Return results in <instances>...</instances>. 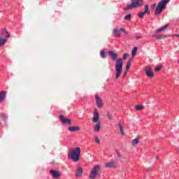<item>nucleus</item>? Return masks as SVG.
Wrapping results in <instances>:
<instances>
[{
	"instance_id": "nucleus-41",
	"label": "nucleus",
	"mask_w": 179,
	"mask_h": 179,
	"mask_svg": "<svg viewBox=\"0 0 179 179\" xmlns=\"http://www.w3.org/2000/svg\"><path fill=\"white\" fill-rule=\"evenodd\" d=\"M117 155H118L120 156V154H118V152H117Z\"/></svg>"
},
{
	"instance_id": "nucleus-34",
	"label": "nucleus",
	"mask_w": 179,
	"mask_h": 179,
	"mask_svg": "<svg viewBox=\"0 0 179 179\" xmlns=\"http://www.w3.org/2000/svg\"><path fill=\"white\" fill-rule=\"evenodd\" d=\"M162 69V67L160 66H157L155 69V72H159Z\"/></svg>"
},
{
	"instance_id": "nucleus-13",
	"label": "nucleus",
	"mask_w": 179,
	"mask_h": 179,
	"mask_svg": "<svg viewBox=\"0 0 179 179\" xmlns=\"http://www.w3.org/2000/svg\"><path fill=\"white\" fill-rule=\"evenodd\" d=\"M169 26L170 24H166L164 27H162L158 29L155 30V33H162V31H164V30H166V29H167Z\"/></svg>"
},
{
	"instance_id": "nucleus-28",
	"label": "nucleus",
	"mask_w": 179,
	"mask_h": 179,
	"mask_svg": "<svg viewBox=\"0 0 179 179\" xmlns=\"http://www.w3.org/2000/svg\"><path fill=\"white\" fill-rule=\"evenodd\" d=\"M145 15H146L144 12H140L138 13V17H140V19H143V17L145 16Z\"/></svg>"
},
{
	"instance_id": "nucleus-30",
	"label": "nucleus",
	"mask_w": 179,
	"mask_h": 179,
	"mask_svg": "<svg viewBox=\"0 0 179 179\" xmlns=\"http://www.w3.org/2000/svg\"><path fill=\"white\" fill-rule=\"evenodd\" d=\"M106 116L108 117V120H113V115H111L109 112L107 113Z\"/></svg>"
},
{
	"instance_id": "nucleus-33",
	"label": "nucleus",
	"mask_w": 179,
	"mask_h": 179,
	"mask_svg": "<svg viewBox=\"0 0 179 179\" xmlns=\"http://www.w3.org/2000/svg\"><path fill=\"white\" fill-rule=\"evenodd\" d=\"M127 58H128V54L124 53L123 55V59L125 61L127 59Z\"/></svg>"
},
{
	"instance_id": "nucleus-19",
	"label": "nucleus",
	"mask_w": 179,
	"mask_h": 179,
	"mask_svg": "<svg viewBox=\"0 0 179 179\" xmlns=\"http://www.w3.org/2000/svg\"><path fill=\"white\" fill-rule=\"evenodd\" d=\"M6 41H8V39H6L5 38L0 37V47H3V45H5V43H6Z\"/></svg>"
},
{
	"instance_id": "nucleus-5",
	"label": "nucleus",
	"mask_w": 179,
	"mask_h": 179,
	"mask_svg": "<svg viewBox=\"0 0 179 179\" xmlns=\"http://www.w3.org/2000/svg\"><path fill=\"white\" fill-rule=\"evenodd\" d=\"M170 2V0H162L159 4L157 6L155 11V16H159L162 12H163V9L166 8V5Z\"/></svg>"
},
{
	"instance_id": "nucleus-22",
	"label": "nucleus",
	"mask_w": 179,
	"mask_h": 179,
	"mask_svg": "<svg viewBox=\"0 0 179 179\" xmlns=\"http://www.w3.org/2000/svg\"><path fill=\"white\" fill-rule=\"evenodd\" d=\"M113 34H115L117 37H121V32L117 29H113Z\"/></svg>"
},
{
	"instance_id": "nucleus-7",
	"label": "nucleus",
	"mask_w": 179,
	"mask_h": 179,
	"mask_svg": "<svg viewBox=\"0 0 179 179\" xmlns=\"http://www.w3.org/2000/svg\"><path fill=\"white\" fill-rule=\"evenodd\" d=\"M59 118L61 122L64 125H72V120H71V119L65 117L64 115H60Z\"/></svg>"
},
{
	"instance_id": "nucleus-23",
	"label": "nucleus",
	"mask_w": 179,
	"mask_h": 179,
	"mask_svg": "<svg viewBox=\"0 0 179 179\" xmlns=\"http://www.w3.org/2000/svg\"><path fill=\"white\" fill-rule=\"evenodd\" d=\"M138 52V48L137 47H134L132 52H131V57L132 58H135V55H136V52Z\"/></svg>"
},
{
	"instance_id": "nucleus-17",
	"label": "nucleus",
	"mask_w": 179,
	"mask_h": 179,
	"mask_svg": "<svg viewBox=\"0 0 179 179\" xmlns=\"http://www.w3.org/2000/svg\"><path fill=\"white\" fill-rule=\"evenodd\" d=\"M105 167H107L108 169H113V168L115 167V165L114 162H110L109 163H106L105 164Z\"/></svg>"
},
{
	"instance_id": "nucleus-40",
	"label": "nucleus",
	"mask_w": 179,
	"mask_h": 179,
	"mask_svg": "<svg viewBox=\"0 0 179 179\" xmlns=\"http://www.w3.org/2000/svg\"><path fill=\"white\" fill-rule=\"evenodd\" d=\"M156 159H159V156H157Z\"/></svg>"
},
{
	"instance_id": "nucleus-29",
	"label": "nucleus",
	"mask_w": 179,
	"mask_h": 179,
	"mask_svg": "<svg viewBox=\"0 0 179 179\" xmlns=\"http://www.w3.org/2000/svg\"><path fill=\"white\" fill-rule=\"evenodd\" d=\"M131 14H128V15H127L125 17H124V20H128V21H129V20H131Z\"/></svg>"
},
{
	"instance_id": "nucleus-11",
	"label": "nucleus",
	"mask_w": 179,
	"mask_h": 179,
	"mask_svg": "<svg viewBox=\"0 0 179 179\" xmlns=\"http://www.w3.org/2000/svg\"><path fill=\"white\" fill-rule=\"evenodd\" d=\"M50 174H52L53 178H59L61 177V172L55 170H50Z\"/></svg>"
},
{
	"instance_id": "nucleus-27",
	"label": "nucleus",
	"mask_w": 179,
	"mask_h": 179,
	"mask_svg": "<svg viewBox=\"0 0 179 179\" xmlns=\"http://www.w3.org/2000/svg\"><path fill=\"white\" fill-rule=\"evenodd\" d=\"M100 55H101V58H103V59L106 58V57H107L106 55V52H104V50L100 51Z\"/></svg>"
},
{
	"instance_id": "nucleus-12",
	"label": "nucleus",
	"mask_w": 179,
	"mask_h": 179,
	"mask_svg": "<svg viewBox=\"0 0 179 179\" xmlns=\"http://www.w3.org/2000/svg\"><path fill=\"white\" fill-rule=\"evenodd\" d=\"M82 174H83V169L82 167H80V166H78L77 168L76 176V177H80V176H82Z\"/></svg>"
},
{
	"instance_id": "nucleus-21",
	"label": "nucleus",
	"mask_w": 179,
	"mask_h": 179,
	"mask_svg": "<svg viewBox=\"0 0 179 179\" xmlns=\"http://www.w3.org/2000/svg\"><path fill=\"white\" fill-rule=\"evenodd\" d=\"M131 64H132V59H129L128 62H127V66H126V71H129V69L131 68Z\"/></svg>"
},
{
	"instance_id": "nucleus-31",
	"label": "nucleus",
	"mask_w": 179,
	"mask_h": 179,
	"mask_svg": "<svg viewBox=\"0 0 179 179\" xmlns=\"http://www.w3.org/2000/svg\"><path fill=\"white\" fill-rule=\"evenodd\" d=\"M168 37H178L179 38V34L168 35Z\"/></svg>"
},
{
	"instance_id": "nucleus-3",
	"label": "nucleus",
	"mask_w": 179,
	"mask_h": 179,
	"mask_svg": "<svg viewBox=\"0 0 179 179\" xmlns=\"http://www.w3.org/2000/svg\"><path fill=\"white\" fill-rule=\"evenodd\" d=\"M68 157H70L74 163L79 162V160H80V148L77 147L71 150V152L69 153Z\"/></svg>"
},
{
	"instance_id": "nucleus-8",
	"label": "nucleus",
	"mask_w": 179,
	"mask_h": 179,
	"mask_svg": "<svg viewBox=\"0 0 179 179\" xmlns=\"http://www.w3.org/2000/svg\"><path fill=\"white\" fill-rule=\"evenodd\" d=\"M9 37H10V34L8 32V30H6V28H3L0 31V38L8 39Z\"/></svg>"
},
{
	"instance_id": "nucleus-16",
	"label": "nucleus",
	"mask_w": 179,
	"mask_h": 179,
	"mask_svg": "<svg viewBox=\"0 0 179 179\" xmlns=\"http://www.w3.org/2000/svg\"><path fill=\"white\" fill-rule=\"evenodd\" d=\"M152 37L157 38V40H162V38H166V37H169V35H153Z\"/></svg>"
},
{
	"instance_id": "nucleus-6",
	"label": "nucleus",
	"mask_w": 179,
	"mask_h": 179,
	"mask_svg": "<svg viewBox=\"0 0 179 179\" xmlns=\"http://www.w3.org/2000/svg\"><path fill=\"white\" fill-rule=\"evenodd\" d=\"M101 167L100 165H96L94 166L92 169L91 170V172L89 176L90 179H96V177L100 178V170Z\"/></svg>"
},
{
	"instance_id": "nucleus-4",
	"label": "nucleus",
	"mask_w": 179,
	"mask_h": 179,
	"mask_svg": "<svg viewBox=\"0 0 179 179\" xmlns=\"http://www.w3.org/2000/svg\"><path fill=\"white\" fill-rule=\"evenodd\" d=\"M142 6H143V0H131V3L128 4L124 10H131Z\"/></svg>"
},
{
	"instance_id": "nucleus-24",
	"label": "nucleus",
	"mask_w": 179,
	"mask_h": 179,
	"mask_svg": "<svg viewBox=\"0 0 179 179\" xmlns=\"http://www.w3.org/2000/svg\"><path fill=\"white\" fill-rule=\"evenodd\" d=\"M131 143L133 146H134V145H138V143H139V138H136L134 140H133Z\"/></svg>"
},
{
	"instance_id": "nucleus-32",
	"label": "nucleus",
	"mask_w": 179,
	"mask_h": 179,
	"mask_svg": "<svg viewBox=\"0 0 179 179\" xmlns=\"http://www.w3.org/2000/svg\"><path fill=\"white\" fill-rule=\"evenodd\" d=\"M120 31H122L123 33L128 34V31H127L124 28H120Z\"/></svg>"
},
{
	"instance_id": "nucleus-15",
	"label": "nucleus",
	"mask_w": 179,
	"mask_h": 179,
	"mask_svg": "<svg viewBox=\"0 0 179 179\" xmlns=\"http://www.w3.org/2000/svg\"><path fill=\"white\" fill-rule=\"evenodd\" d=\"M5 97H6V92L5 91L0 92V103H2V101L5 100Z\"/></svg>"
},
{
	"instance_id": "nucleus-9",
	"label": "nucleus",
	"mask_w": 179,
	"mask_h": 179,
	"mask_svg": "<svg viewBox=\"0 0 179 179\" xmlns=\"http://www.w3.org/2000/svg\"><path fill=\"white\" fill-rule=\"evenodd\" d=\"M95 103L99 108H103V100L98 94H95Z\"/></svg>"
},
{
	"instance_id": "nucleus-42",
	"label": "nucleus",
	"mask_w": 179,
	"mask_h": 179,
	"mask_svg": "<svg viewBox=\"0 0 179 179\" xmlns=\"http://www.w3.org/2000/svg\"><path fill=\"white\" fill-rule=\"evenodd\" d=\"M0 125H1V122H0Z\"/></svg>"
},
{
	"instance_id": "nucleus-36",
	"label": "nucleus",
	"mask_w": 179,
	"mask_h": 179,
	"mask_svg": "<svg viewBox=\"0 0 179 179\" xmlns=\"http://www.w3.org/2000/svg\"><path fill=\"white\" fill-rule=\"evenodd\" d=\"M95 142H96V143H100V139L99 138V137H96V138H95Z\"/></svg>"
},
{
	"instance_id": "nucleus-37",
	"label": "nucleus",
	"mask_w": 179,
	"mask_h": 179,
	"mask_svg": "<svg viewBox=\"0 0 179 179\" xmlns=\"http://www.w3.org/2000/svg\"><path fill=\"white\" fill-rule=\"evenodd\" d=\"M136 40H141V38H142L141 36H136Z\"/></svg>"
},
{
	"instance_id": "nucleus-2",
	"label": "nucleus",
	"mask_w": 179,
	"mask_h": 179,
	"mask_svg": "<svg viewBox=\"0 0 179 179\" xmlns=\"http://www.w3.org/2000/svg\"><path fill=\"white\" fill-rule=\"evenodd\" d=\"M92 122L96 123L94 126L95 132H99L100 131V127H101V123L100 121V114L97 108L94 109L93 117L92 119Z\"/></svg>"
},
{
	"instance_id": "nucleus-39",
	"label": "nucleus",
	"mask_w": 179,
	"mask_h": 179,
	"mask_svg": "<svg viewBox=\"0 0 179 179\" xmlns=\"http://www.w3.org/2000/svg\"><path fill=\"white\" fill-rule=\"evenodd\" d=\"M152 171V168H148L147 169H146V171Z\"/></svg>"
},
{
	"instance_id": "nucleus-26",
	"label": "nucleus",
	"mask_w": 179,
	"mask_h": 179,
	"mask_svg": "<svg viewBox=\"0 0 179 179\" xmlns=\"http://www.w3.org/2000/svg\"><path fill=\"white\" fill-rule=\"evenodd\" d=\"M1 118H2V120H3L4 121H6V119L8 118V115L5 113H1L0 115Z\"/></svg>"
},
{
	"instance_id": "nucleus-10",
	"label": "nucleus",
	"mask_w": 179,
	"mask_h": 179,
	"mask_svg": "<svg viewBox=\"0 0 179 179\" xmlns=\"http://www.w3.org/2000/svg\"><path fill=\"white\" fill-rule=\"evenodd\" d=\"M145 73L148 78H153L155 76L153 69L150 67L145 68Z\"/></svg>"
},
{
	"instance_id": "nucleus-38",
	"label": "nucleus",
	"mask_w": 179,
	"mask_h": 179,
	"mask_svg": "<svg viewBox=\"0 0 179 179\" xmlns=\"http://www.w3.org/2000/svg\"><path fill=\"white\" fill-rule=\"evenodd\" d=\"M128 71H127V70L124 72V73H123V77L124 78H125V76H127V73Z\"/></svg>"
},
{
	"instance_id": "nucleus-18",
	"label": "nucleus",
	"mask_w": 179,
	"mask_h": 179,
	"mask_svg": "<svg viewBox=\"0 0 179 179\" xmlns=\"http://www.w3.org/2000/svg\"><path fill=\"white\" fill-rule=\"evenodd\" d=\"M144 13L145 15H150V10H149V6H148V4L144 6Z\"/></svg>"
},
{
	"instance_id": "nucleus-25",
	"label": "nucleus",
	"mask_w": 179,
	"mask_h": 179,
	"mask_svg": "<svg viewBox=\"0 0 179 179\" xmlns=\"http://www.w3.org/2000/svg\"><path fill=\"white\" fill-rule=\"evenodd\" d=\"M136 110H137V111H141L142 110H143V106L142 105H138V106H136Z\"/></svg>"
},
{
	"instance_id": "nucleus-20",
	"label": "nucleus",
	"mask_w": 179,
	"mask_h": 179,
	"mask_svg": "<svg viewBox=\"0 0 179 179\" xmlns=\"http://www.w3.org/2000/svg\"><path fill=\"white\" fill-rule=\"evenodd\" d=\"M118 126H119V128H120V134L122 135H125V133L124 132V126H122V124H121V122H120L118 123Z\"/></svg>"
},
{
	"instance_id": "nucleus-14",
	"label": "nucleus",
	"mask_w": 179,
	"mask_h": 179,
	"mask_svg": "<svg viewBox=\"0 0 179 179\" xmlns=\"http://www.w3.org/2000/svg\"><path fill=\"white\" fill-rule=\"evenodd\" d=\"M68 130L70 132H77L78 131H80V127H70L68 128Z\"/></svg>"
},
{
	"instance_id": "nucleus-35",
	"label": "nucleus",
	"mask_w": 179,
	"mask_h": 179,
	"mask_svg": "<svg viewBox=\"0 0 179 179\" xmlns=\"http://www.w3.org/2000/svg\"><path fill=\"white\" fill-rule=\"evenodd\" d=\"M151 9H152V10H155V9H156V4L155 3H154L151 6Z\"/></svg>"
},
{
	"instance_id": "nucleus-1",
	"label": "nucleus",
	"mask_w": 179,
	"mask_h": 179,
	"mask_svg": "<svg viewBox=\"0 0 179 179\" xmlns=\"http://www.w3.org/2000/svg\"><path fill=\"white\" fill-rule=\"evenodd\" d=\"M108 54L109 57H110L112 61H116L115 63V70H116V79H118L121 74L122 73V66L124 65V60L122 58H118V55L115 53L114 51H108Z\"/></svg>"
}]
</instances>
